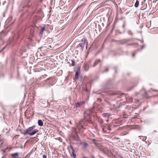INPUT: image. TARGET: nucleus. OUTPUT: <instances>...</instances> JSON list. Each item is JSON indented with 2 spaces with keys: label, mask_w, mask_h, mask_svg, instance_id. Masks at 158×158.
Masks as SVG:
<instances>
[{
  "label": "nucleus",
  "mask_w": 158,
  "mask_h": 158,
  "mask_svg": "<svg viewBox=\"0 0 158 158\" xmlns=\"http://www.w3.org/2000/svg\"><path fill=\"white\" fill-rule=\"evenodd\" d=\"M151 90H153V91H154L152 89H151L149 91V92H150Z\"/></svg>",
  "instance_id": "nucleus-42"
},
{
  "label": "nucleus",
  "mask_w": 158,
  "mask_h": 158,
  "mask_svg": "<svg viewBox=\"0 0 158 158\" xmlns=\"http://www.w3.org/2000/svg\"><path fill=\"white\" fill-rule=\"evenodd\" d=\"M35 126L34 125L27 129L28 135H33L38 132V130L36 129H34Z\"/></svg>",
  "instance_id": "nucleus-2"
},
{
  "label": "nucleus",
  "mask_w": 158,
  "mask_h": 158,
  "mask_svg": "<svg viewBox=\"0 0 158 158\" xmlns=\"http://www.w3.org/2000/svg\"><path fill=\"white\" fill-rule=\"evenodd\" d=\"M52 77H50L49 78H48V79H47V80H52Z\"/></svg>",
  "instance_id": "nucleus-29"
},
{
  "label": "nucleus",
  "mask_w": 158,
  "mask_h": 158,
  "mask_svg": "<svg viewBox=\"0 0 158 158\" xmlns=\"http://www.w3.org/2000/svg\"><path fill=\"white\" fill-rule=\"evenodd\" d=\"M95 146L97 148H98L101 151H102V147L101 148V146L98 143H95Z\"/></svg>",
  "instance_id": "nucleus-15"
},
{
  "label": "nucleus",
  "mask_w": 158,
  "mask_h": 158,
  "mask_svg": "<svg viewBox=\"0 0 158 158\" xmlns=\"http://www.w3.org/2000/svg\"><path fill=\"white\" fill-rule=\"evenodd\" d=\"M44 30H45V27H42L40 30V34L41 35H42L43 34V32L44 31Z\"/></svg>",
  "instance_id": "nucleus-19"
},
{
  "label": "nucleus",
  "mask_w": 158,
  "mask_h": 158,
  "mask_svg": "<svg viewBox=\"0 0 158 158\" xmlns=\"http://www.w3.org/2000/svg\"><path fill=\"white\" fill-rule=\"evenodd\" d=\"M2 50H1V51H0V52H1L2 51Z\"/></svg>",
  "instance_id": "nucleus-46"
},
{
  "label": "nucleus",
  "mask_w": 158,
  "mask_h": 158,
  "mask_svg": "<svg viewBox=\"0 0 158 158\" xmlns=\"http://www.w3.org/2000/svg\"><path fill=\"white\" fill-rule=\"evenodd\" d=\"M72 150V154H73V153H74V150L73 149V150Z\"/></svg>",
  "instance_id": "nucleus-32"
},
{
  "label": "nucleus",
  "mask_w": 158,
  "mask_h": 158,
  "mask_svg": "<svg viewBox=\"0 0 158 158\" xmlns=\"http://www.w3.org/2000/svg\"><path fill=\"white\" fill-rule=\"evenodd\" d=\"M85 45H84L83 43H80L77 45V47L78 48L81 47V51H83Z\"/></svg>",
  "instance_id": "nucleus-12"
},
{
  "label": "nucleus",
  "mask_w": 158,
  "mask_h": 158,
  "mask_svg": "<svg viewBox=\"0 0 158 158\" xmlns=\"http://www.w3.org/2000/svg\"><path fill=\"white\" fill-rule=\"evenodd\" d=\"M92 158H95V157L94 156H92Z\"/></svg>",
  "instance_id": "nucleus-37"
},
{
  "label": "nucleus",
  "mask_w": 158,
  "mask_h": 158,
  "mask_svg": "<svg viewBox=\"0 0 158 158\" xmlns=\"http://www.w3.org/2000/svg\"><path fill=\"white\" fill-rule=\"evenodd\" d=\"M123 27H124L125 26V24H123Z\"/></svg>",
  "instance_id": "nucleus-40"
},
{
  "label": "nucleus",
  "mask_w": 158,
  "mask_h": 158,
  "mask_svg": "<svg viewBox=\"0 0 158 158\" xmlns=\"http://www.w3.org/2000/svg\"><path fill=\"white\" fill-rule=\"evenodd\" d=\"M50 84V86L51 85V84Z\"/></svg>",
  "instance_id": "nucleus-45"
},
{
  "label": "nucleus",
  "mask_w": 158,
  "mask_h": 158,
  "mask_svg": "<svg viewBox=\"0 0 158 158\" xmlns=\"http://www.w3.org/2000/svg\"><path fill=\"white\" fill-rule=\"evenodd\" d=\"M72 155L74 158H77L76 155L74 153H73V154H72Z\"/></svg>",
  "instance_id": "nucleus-24"
},
{
  "label": "nucleus",
  "mask_w": 158,
  "mask_h": 158,
  "mask_svg": "<svg viewBox=\"0 0 158 158\" xmlns=\"http://www.w3.org/2000/svg\"><path fill=\"white\" fill-rule=\"evenodd\" d=\"M100 61L101 60L99 59H98L96 60L94 63L93 65V67H95L98 63H100Z\"/></svg>",
  "instance_id": "nucleus-13"
},
{
  "label": "nucleus",
  "mask_w": 158,
  "mask_h": 158,
  "mask_svg": "<svg viewBox=\"0 0 158 158\" xmlns=\"http://www.w3.org/2000/svg\"><path fill=\"white\" fill-rule=\"evenodd\" d=\"M98 101L101 102V99L100 98H98L97 100Z\"/></svg>",
  "instance_id": "nucleus-30"
},
{
  "label": "nucleus",
  "mask_w": 158,
  "mask_h": 158,
  "mask_svg": "<svg viewBox=\"0 0 158 158\" xmlns=\"http://www.w3.org/2000/svg\"><path fill=\"white\" fill-rule=\"evenodd\" d=\"M135 56V54H132V56H133V57H134Z\"/></svg>",
  "instance_id": "nucleus-36"
},
{
  "label": "nucleus",
  "mask_w": 158,
  "mask_h": 158,
  "mask_svg": "<svg viewBox=\"0 0 158 158\" xmlns=\"http://www.w3.org/2000/svg\"><path fill=\"white\" fill-rule=\"evenodd\" d=\"M157 91V90H155L154 91Z\"/></svg>",
  "instance_id": "nucleus-47"
},
{
  "label": "nucleus",
  "mask_w": 158,
  "mask_h": 158,
  "mask_svg": "<svg viewBox=\"0 0 158 158\" xmlns=\"http://www.w3.org/2000/svg\"><path fill=\"white\" fill-rule=\"evenodd\" d=\"M2 35V33L0 32V36H1Z\"/></svg>",
  "instance_id": "nucleus-38"
},
{
  "label": "nucleus",
  "mask_w": 158,
  "mask_h": 158,
  "mask_svg": "<svg viewBox=\"0 0 158 158\" xmlns=\"http://www.w3.org/2000/svg\"><path fill=\"white\" fill-rule=\"evenodd\" d=\"M82 103H80L79 102H77L74 105L73 109L75 110L78 109L81 107V105Z\"/></svg>",
  "instance_id": "nucleus-8"
},
{
  "label": "nucleus",
  "mask_w": 158,
  "mask_h": 158,
  "mask_svg": "<svg viewBox=\"0 0 158 158\" xmlns=\"http://www.w3.org/2000/svg\"><path fill=\"white\" fill-rule=\"evenodd\" d=\"M107 103L108 104V105H110V102H107Z\"/></svg>",
  "instance_id": "nucleus-34"
},
{
  "label": "nucleus",
  "mask_w": 158,
  "mask_h": 158,
  "mask_svg": "<svg viewBox=\"0 0 158 158\" xmlns=\"http://www.w3.org/2000/svg\"><path fill=\"white\" fill-rule=\"evenodd\" d=\"M81 41L84 43L83 44L84 45H85L86 48H87L88 46V42L86 40L85 38H83L81 40Z\"/></svg>",
  "instance_id": "nucleus-10"
},
{
  "label": "nucleus",
  "mask_w": 158,
  "mask_h": 158,
  "mask_svg": "<svg viewBox=\"0 0 158 158\" xmlns=\"http://www.w3.org/2000/svg\"><path fill=\"white\" fill-rule=\"evenodd\" d=\"M139 5V2L138 0H136L135 4V7H138Z\"/></svg>",
  "instance_id": "nucleus-21"
},
{
  "label": "nucleus",
  "mask_w": 158,
  "mask_h": 158,
  "mask_svg": "<svg viewBox=\"0 0 158 158\" xmlns=\"http://www.w3.org/2000/svg\"><path fill=\"white\" fill-rule=\"evenodd\" d=\"M139 94L137 93H135V95H137V94Z\"/></svg>",
  "instance_id": "nucleus-35"
},
{
  "label": "nucleus",
  "mask_w": 158,
  "mask_h": 158,
  "mask_svg": "<svg viewBox=\"0 0 158 158\" xmlns=\"http://www.w3.org/2000/svg\"><path fill=\"white\" fill-rule=\"evenodd\" d=\"M44 76H47V75H46V74H44V75L43 76H42L41 77H40V79H43L44 77Z\"/></svg>",
  "instance_id": "nucleus-25"
},
{
  "label": "nucleus",
  "mask_w": 158,
  "mask_h": 158,
  "mask_svg": "<svg viewBox=\"0 0 158 158\" xmlns=\"http://www.w3.org/2000/svg\"><path fill=\"white\" fill-rule=\"evenodd\" d=\"M83 146L84 148H86L88 146V144L86 142H84L83 143Z\"/></svg>",
  "instance_id": "nucleus-20"
},
{
  "label": "nucleus",
  "mask_w": 158,
  "mask_h": 158,
  "mask_svg": "<svg viewBox=\"0 0 158 158\" xmlns=\"http://www.w3.org/2000/svg\"><path fill=\"white\" fill-rule=\"evenodd\" d=\"M5 157V156H3L2 157V158H4Z\"/></svg>",
  "instance_id": "nucleus-44"
},
{
  "label": "nucleus",
  "mask_w": 158,
  "mask_h": 158,
  "mask_svg": "<svg viewBox=\"0 0 158 158\" xmlns=\"http://www.w3.org/2000/svg\"><path fill=\"white\" fill-rule=\"evenodd\" d=\"M70 148H71V149L72 150H73L74 149L73 146L72 145H70Z\"/></svg>",
  "instance_id": "nucleus-28"
},
{
  "label": "nucleus",
  "mask_w": 158,
  "mask_h": 158,
  "mask_svg": "<svg viewBox=\"0 0 158 158\" xmlns=\"http://www.w3.org/2000/svg\"><path fill=\"white\" fill-rule=\"evenodd\" d=\"M43 158H47L46 156L45 155H44Z\"/></svg>",
  "instance_id": "nucleus-31"
},
{
  "label": "nucleus",
  "mask_w": 158,
  "mask_h": 158,
  "mask_svg": "<svg viewBox=\"0 0 158 158\" xmlns=\"http://www.w3.org/2000/svg\"><path fill=\"white\" fill-rule=\"evenodd\" d=\"M111 95L112 96H117V97L119 98H122V99H125L124 96L123 95V94H117L115 93H111Z\"/></svg>",
  "instance_id": "nucleus-6"
},
{
  "label": "nucleus",
  "mask_w": 158,
  "mask_h": 158,
  "mask_svg": "<svg viewBox=\"0 0 158 158\" xmlns=\"http://www.w3.org/2000/svg\"><path fill=\"white\" fill-rule=\"evenodd\" d=\"M144 47L143 46L142 47V48H141V49H142Z\"/></svg>",
  "instance_id": "nucleus-41"
},
{
  "label": "nucleus",
  "mask_w": 158,
  "mask_h": 158,
  "mask_svg": "<svg viewBox=\"0 0 158 158\" xmlns=\"http://www.w3.org/2000/svg\"><path fill=\"white\" fill-rule=\"evenodd\" d=\"M102 115L103 117L109 118L111 115V114L110 113H106L103 114Z\"/></svg>",
  "instance_id": "nucleus-14"
},
{
  "label": "nucleus",
  "mask_w": 158,
  "mask_h": 158,
  "mask_svg": "<svg viewBox=\"0 0 158 158\" xmlns=\"http://www.w3.org/2000/svg\"><path fill=\"white\" fill-rule=\"evenodd\" d=\"M83 68L85 71H88L89 68V64L86 62H85L83 64Z\"/></svg>",
  "instance_id": "nucleus-7"
},
{
  "label": "nucleus",
  "mask_w": 158,
  "mask_h": 158,
  "mask_svg": "<svg viewBox=\"0 0 158 158\" xmlns=\"http://www.w3.org/2000/svg\"><path fill=\"white\" fill-rule=\"evenodd\" d=\"M6 149H4L3 150V154H4L5 152H6Z\"/></svg>",
  "instance_id": "nucleus-27"
},
{
  "label": "nucleus",
  "mask_w": 158,
  "mask_h": 158,
  "mask_svg": "<svg viewBox=\"0 0 158 158\" xmlns=\"http://www.w3.org/2000/svg\"><path fill=\"white\" fill-rule=\"evenodd\" d=\"M85 91L86 92H88V89H85Z\"/></svg>",
  "instance_id": "nucleus-33"
},
{
  "label": "nucleus",
  "mask_w": 158,
  "mask_h": 158,
  "mask_svg": "<svg viewBox=\"0 0 158 158\" xmlns=\"http://www.w3.org/2000/svg\"><path fill=\"white\" fill-rule=\"evenodd\" d=\"M38 125L39 126H42L43 125V122L41 120H39L38 121Z\"/></svg>",
  "instance_id": "nucleus-16"
},
{
  "label": "nucleus",
  "mask_w": 158,
  "mask_h": 158,
  "mask_svg": "<svg viewBox=\"0 0 158 158\" xmlns=\"http://www.w3.org/2000/svg\"><path fill=\"white\" fill-rule=\"evenodd\" d=\"M21 133L22 134H23L24 135H28V133L27 132V129L26 130H23V131H21Z\"/></svg>",
  "instance_id": "nucleus-18"
},
{
  "label": "nucleus",
  "mask_w": 158,
  "mask_h": 158,
  "mask_svg": "<svg viewBox=\"0 0 158 158\" xmlns=\"http://www.w3.org/2000/svg\"><path fill=\"white\" fill-rule=\"evenodd\" d=\"M19 153L17 152L15 153L11 154V156L12 158H17L18 157Z\"/></svg>",
  "instance_id": "nucleus-11"
},
{
  "label": "nucleus",
  "mask_w": 158,
  "mask_h": 158,
  "mask_svg": "<svg viewBox=\"0 0 158 158\" xmlns=\"http://www.w3.org/2000/svg\"><path fill=\"white\" fill-rule=\"evenodd\" d=\"M142 91L144 92V94H142L146 98H148V95L147 92H146L144 90L141 91V92H142Z\"/></svg>",
  "instance_id": "nucleus-17"
},
{
  "label": "nucleus",
  "mask_w": 158,
  "mask_h": 158,
  "mask_svg": "<svg viewBox=\"0 0 158 158\" xmlns=\"http://www.w3.org/2000/svg\"><path fill=\"white\" fill-rule=\"evenodd\" d=\"M137 127H138V128H139L140 127V126H138Z\"/></svg>",
  "instance_id": "nucleus-43"
},
{
  "label": "nucleus",
  "mask_w": 158,
  "mask_h": 158,
  "mask_svg": "<svg viewBox=\"0 0 158 158\" xmlns=\"http://www.w3.org/2000/svg\"><path fill=\"white\" fill-rule=\"evenodd\" d=\"M128 33L130 35H133V33L132 31L131 30H129L128 31Z\"/></svg>",
  "instance_id": "nucleus-22"
},
{
  "label": "nucleus",
  "mask_w": 158,
  "mask_h": 158,
  "mask_svg": "<svg viewBox=\"0 0 158 158\" xmlns=\"http://www.w3.org/2000/svg\"><path fill=\"white\" fill-rule=\"evenodd\" d=\"M92 123V121L87 118H85L84 117L83 118L81 119L77 124V127L80 130L82 129H85L84 127L87 125V123Z\"/></svg>",
  "instance_id": "nucleus-1"
},
{
  "label": "nucleus",
  "mask_w": 158,
  "mask_h": 158,
  "mask_svg": "<svg viewBox=\"0 0 158 158\" xmlns=\"http://www.w3.org/2000/svg\"><path fill=\"white\" fill-rule=\"evenodd\" d=\"M108 71V68H107L105 71H103L102 73H103L105 72H107Z\"/></svg>",
  "instance_id": "nucleus-26"
},
{
  "label": "nucleus",
  "mask_w": 158,
  "mask_h": 158,
  "mask_svg": "<svg viewBox=\"0 0 158 158\" xmlns=\"http://www.w3.org/2000/svg\"><path fill=\"white\" fill-rule=\"evenodd\" d=\"M83 158H87L86 157H85V156H83Z\"/></svg>",
  "instance_id": "nucleus-39"
},
{
  "label": "nucleus",
  "mask_w": 158,
  "mask_h": 158,
  "mask_svg": "<svg viewBox=\"0 0 158 158\" xmlns=\"http://www.w3.org/2000/svg\"><path fill=\"white\" fill-rule=\"evenodd\" d=\"M93 109H87L84 111V117L85 118L88 119L90 118L93 112Z\"/></svg>",
  "instance_id": "nucleus-3"
},
{
  "label": "nucleus",
  "mask_w": 158,
  "mask_h": 158,
  "mask_svg": "<svg viewBox=\"0 0 158 158\" xmlns=\"http://www.w3.org/2000/svg\"><path fill=\"white\" fill-rule=\"evenodd\" d=\"M71 139L73 140H76L77 141H79V137L77 133L72 135Z\"/></svg>",
  "instance_id": "nucleus-4"
},
{
  "label": "nucleus",
  "mask_w": 158,
  "mask_h": 158,
  "mask_svg": "<svg viewBox=\"0 0 158 158\" xmlns=\"http://www.w3.org/2000/svg\"><path fill=\"white\" fill-rule=\"evenodd\" d=\"M80 73V68H77V71L76 72L75 75V79L77 80L78 78L79 74Z\"/></svg>",
  "instance_id": "nucleus-9"
},
{
  "label": "nucleus",
  "mask_w": 158,
  "mask_h": 158,
  "mask_svg": "<svg viewBox=\"0 0 158 158\" xmlns=\"http://www.w3.org/2000/svg\"><path fill=\"white\" fill-rule=\"evenodd\" d=\"M72 65L73 66H74L75 65V63L74 60H72Z\"/></svg>",
  "instance_id": "nucleus-23"
},
{
  "label": "nucleus",
  "mask_w": 158,
  "mask_h": 158,
  "mask_svg": "<svg viewBox=\"0 0 158 158\" xmlns=\"http://www.w3.org/2000/svg\"><path fill=\"white\" fill-rule=\"evenodd\" d=\"M123 95L124 96L125 99L128 102H132V98L131 97L127 96L125 94H123Z\"/></svg>",
  "instance_id": "nucleus-5"
}]
</instances>
